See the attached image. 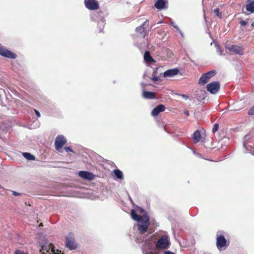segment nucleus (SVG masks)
I'll use <instances>...</instances> for the list:
<instances>
[{"instance_id":"nucleus-20","label":"nucleus","mask_w":254,"mask_h":254,"mask_svg":"<svg viewBox=\"0 0 254 254\" xmlns=\"http://www.w3.org/2000/svg\"><path fill=\"white\" fill-rule=\"evenodd\" d=\"M192 138L194 140V143H197L200 141L201 138L200 132L198 130H196L193 133Z\"/></svg>"},{"instance_id":"nucleus-18","label":"nucleus","mask_w":254,"mask_h":254,"mask_svg":"<svg viewBox=\"0 0 254 254\" xmlns=\"http://www.w3.org/2000/svg\"><path fill=\"white\" fill-rule=\"evenodd\" d=\"M142 96L145 99H152L156 98L155 94L154 92L150 91H143Z\"/></svg>"},{"instance_id":"nucleus-42","label":"nucleus","mask_w":254,"mask_h":254,"mask_svg":"<svg viewBox=\"0 0 254 254\" xmlns=\"http://www.w3.org/2000/svg\"><path fill=\"white\" fill-rule=\"evenodd\" d=\"M179 32H180V33L182 37H183V33L182 32V31H181V30H180Z\"/></svg>"},{"instance_id":"nucleus-40","label":"nucleus","mask_w":254,"mask_h":254,"mask_svg":"<svg viewBox=\"0 0 254 254\" xmlns=\"http://www.w3.org/2000/svg\"><path fill=\"white\" fill-rule=\"evenodd\" d=\"M177 31H179L180 30L179 29V28L178 27V26L176 25H174L173 26Z\"/></svg>"},{"instance_id":"nucleus-10","label":"nucleus","mask_w":254,"mask_h":254,"mask_svg":"<svg viewBox=\"0 0 254 254\" xmlns=\"http://www.w3.org/2000/svg\"><path fill=\"white\" fill-rule=\"evenodd\" d=\"M85 6L90 10H96L99 7V4L96 0H85Z\"/></svg>"},{"instance_id":"nucleus-45","label":"nucleus","mask_w":254,"mask_h":254,"mask_svg":"<svg viewBox=\"0 0 254 254\" xmlns=\"http://www.w3.org/2000/svg\"><path fill=\"white\" fill-rule=\"evenodd\" d=\"M193 153H194V154L198 155V154H197V153H196V152L195 151H193Z\"/></svg>"},{"instance_id":"nucleus-47","label":"nucleus","mask_w":254,"mask_h":254,"mask_svg":"<svg viewBox=\"0 0 254 254\" xmlns=\"http://www.w3.org/2000/svg\"><path fill=\"white\" fill-rule=\"evenodd\" d=\"M100 31L101 32L102 31V29L101 28H100Z\"/></svg>"},{"instance_id":"nucleus-4","label":"nucleus","mask_w":254,"mask_h":254,"mask_svg":"<svg viewBox=\"0 0 254 254\" xmlns=\"http://www.w3.org/2000/svg\"><path fill=\"white\" fill-rule=\"evenodd\" d=\"M216 73V71L214 70L203 73L199 80V83L204 85L208 81L209 79L214 76Z\"/></svg>"},{"instance_id":"nucleus-29","label":"nucleus","mask_w":254,"mask_h":254,"mask_svg":"<svg viewBox=\"0 0 254 254\" xmlns=\"http://www.w3.org/2000/svg\"><path fill=\"white\" fill-rule=\"evenodd\" d=\"M219 128V125L218 124H215L213 126V127L212 128V131L213 132H215L217 131Z\"/></svg>"},{"instance_id":"nucleus-28","label":"nucleus","mask_w":254,"mask_h":254,"mask_svg":"<svg viewBox=\"0 0 254 254\" xmlns=\"http://www.w3.org/2000/svg\"><path fill=\"white\" fill-rule=\"evenodd\" d=\"M248 114L251 116L254 115V105L249 110Z\"/></svg>"},{"instance_id":"nucleus-35","label":"nucleus","mask_w":254,"mask_h":254,"mask_svg":"<svg viewBox=\"0 0 254 254\" xmlns=\"http://www.w3.org/2000/svg\"><path fill=\"white\" fill-rule=\"evenodd\" d=\"M151 79L154 81H157L158 80V77L156 76H153V77L151 78Z\"/></svg>"},{"instance_id":"nucleus-39","label":"nucleus","mask_w":254,"mask_h":254,"mask_svg":"<svg viewBox=\"0 0 254 254\" xmlns=\"http://www.w3.org/2000/svg\"><path fill=\"white\" fill-rule=\"evenodd\" d=\"M182 96L183 97V98L184 99H188L189 98V97L187 95H185V94L182 95Z\"/></svg>"},{"instance_id":"nucleus-30","label":"nucleus","mask_w":254,"mask_h":254,"mask_svg":"<svg viewBox=\"0 0 254 254\" xmlns=\"http://www.w3.org/2000/svg\"><path fill=\"white\" fill-rule=\"evenodd\" d=\"M217 52L220 55H222L223 54V50L221 49V48L219 46H218L217 47Z\"/></svg>"},{"instance_id":"nucleus-33","label":"nucleus","mask_w":254,"mask_h":254,"mask_svg":"<svg viewBox=\"0 0 254 254\" xmlns=\"http://www.w3.org/2000/svg\"><path fill=\"white\" fill-rule=\"evenodd\" d=\"M64 149L66 152H73L72 150L69 147H65Z\"/></svg>"},{"instance_id":"nucleus-24","label":"nucleus","mask_w":254,"mask_h":254,"mask_svg":"<svg viewBox=\"0 0 254 254\" xmlns=\"http://www.w3.org/2000/svg\"><path fill=\"white\" fill-rule=\"evenodd\" d=\"M23 156L28 160H35V157L34 155L28 152L23 153Z\"/></svg>"},{"instance_id":"nucleus-21","label":"nucleus","mask_w":254,"mask_h":254,"mask_svg":"<svg viewBox=\"0 0 254 254\" xmlns=\"http://www.w3.org/2000/svg\"><path fill=\"white\" fill-rule=\"evenodd\" d=\"M131 218L135 220L138 222L139 220H142V218L143 217V216H139L136 213L134 209H132L131 211Z\"/></svg>"},{"instance_id":"nucleus-37","label":"nucleus","mask_w":254,"mask_h":254,"mask_svg":"<svg viewBox=\"0 0 254 254\" xmlns=\"http://www.w3.org/2000/svg\"><path fill=\"white\" fill-rule=\"evenodd\" d=\"M12 193L13 195H14L15 196H17V195H20V193L16 192L15 191H12Z\"/></svg>"},{"instance_id":"nucleus-34","label":"nucleus","mask_w":254,"mask_h":254,"mask_svg":"<svg viewBox=\"0 0 254 254\" xmlns=\"http://www.w3.org/2000/svg\"><path fill=\"white\" fill-rule=\"evenodd\" d=\"M34 112H35L37 117L38 118H39L41 116L40 112L39 111H38L37 110H36V109H34Z\"/></svg>"},{"instance_id":"nucleus-32","label":"nucleus","mask_w":254,"mask_h":254,"mask_svg":"<svg viewBox=\"0 0 254 254\" xmlns=\"http://www.w3.org/2000/svg\"><path fill=\"white\" fill-rule=\"evenodd\" d=\"M240 23L242 26H245L247 25V22L246 21L242 20L240 21Z\"/></svg>"},{"instance_id":"nucleus-8","label":"nucleus","mask_w":254,"mask_h":254,"mask_svg":"<svg viewBox=\"0 0 254 254\" xmlns=\"http://www.w3.org/2000/svg\"><path fill=\"white\" fill-rule=\"evenodd\" d=\"M220 85L219 82L214 81L207 85L206 88L207 90L211 94H216L219 90Z\"/></svg>"},{"instance_id":"nucleus-19","label":"nucleus","mask_w":254,"mask_h":254,"mask_svg":"<svg viewBox=\"0 0 254 254\" xmlns=\"http://www.w3.org/2000/svg\"><path fill=\"white\" fill-rule=\"evenodd\" d=\"M144 60L146 63H154V60L151 57L149 52L146 51L144 55Z\"/></svg>"},{"instance_id":"nucleus-11","label":"nucleus","mask_w":254,"mask_h":254,"mask_svg":"<svg viewBox=\"0 0 254 254\" xmlns=\"http://www.w3.org/2000/svg\"><path fill=\"white\" fill-rule=\"evenodd\" d=\"M226 48L230 51H232L239 55L243 54L244 49L242 47L239 46L238 45H229L226 47Z\"/></svg>"},{"instance_id":"nucleus-25","label":"nucleus","mask_w":254,"mask_h":254,"mask_svg":"<svg viewBox=\"0 0 254 254\" xmlns=\"http://www.w3.org/2000/svg\"><path fill=\"white\" fill-rule=\"evenodd\" d=\"M49 249V254H60L59 251L56 250L54 246H50Z\"/></svg>"},{"instance_id":"nucleus-9","label":"nucleus","mask_w":254,"mask_h":254,"mask_svg":"<svg viewBox=\"0 0 254 254\" xmlns=\"http://www.w3.org/2000/svg\"><path fill=\"white\" fill-rule=\"evenodd\" d=\"M66 139L63 135H58L56 137L55 141V144L56 150L58 151L60 150V149H61L64 146V144L66 143Z\"/></svg>"},{"instance_id":"nucleus-23","label":"nucleus","mask_w":254,"mask_h":254,"mask_svg":"<svg viewBox=\"0 0 254 254\" xmlns=\"http://www.w3.org/2000/svg\"><path fill=\"white\" fill-rule=\"evenodd\" d=\"M114 173L116 177L118 179L122 180L123 179V174L121 171L118 169H115L114 170Z\"/></svg>"},{"instance_id":"nucleus-5","label":"nucleus","mask_w":254,"mask_h":254,"mask_svg":"<svg viewBox=\"0 0 254 254\" xmlns=\"http://www.w3.org/2000/svg\"><path fill=\"white\" fill-rule=\"evenodd\" d=\"M216 246L219 250H222L223 248L228 246L227 242L224 236L222 235L217 236L216 239Z\"/></svg>"},{"instance_id":"nucleus-12","label":"nucleus","mask_w":254,"mask_h":254,"mask_svg":"<svg viewBox=\"0 0 254 254\" xmlns=\"http://www.w3.org/2000/svg\"><path fill=\"white\" fill-rule=\"evenodd\" d=\"M79 176L88 181H92L95 178V175L92 173L87 171H80L78 173Z\"/></svg>"},{"instance_id":"nucleus-26","label":"nucleus","mask_w":254,"mask_h":254,"mask_svg":"<svg viewBox=\"0 0 254 254\" xmlns=\"http://www.w3.org/2000/svg\"><path fill=\"white\" fill-rule=\"evenodd\" d=\"M50 246H54L52 244L44 245V246H42V250H41V251H46V253H49V251H48L49 249L48 248H49ZM43 253L44 254L45 252H43Z\"/></svg>"},{"instance_id":"nucleus-17","label":"nucleus","mask_w":254,"mask_h":254,"mask_svg":"<svg viewBox=\"0 0 254 254\" xmlns=\"http://www.w3.org/2000/svg\"><path fill=\"white\" fill-rule=\"evenodd\" d=\"M148 26V21L147 20L144 22L142 25L136 28L135 31L139 33H142L145 32L146 28Z\"/></svg>"},{"instance_id":"nucleus-46","label":"nucleus","mask_w":254,"mask_h":254,"mask_svg":"<svg viewBox=\"0 0 254 254\" xmlns=\"http://www.w3.org/2000/svg\"><path fill=\"white\" fill-rule=\"evenodd\" d=\"M140 211H144V210H143L142 208H140Z\"/></svg>"},{"instance_id":"nucleus-6","label":"nucleus","mask_w":254,"mask_h":254,"mask_svg":"<svg viewBox=\"0 0 254 254\" xmlns=\"http://www.w3.org/2000/svg\"><path fill=\"white\" fill-rule=\"evenodd\" d=\"M0 55L9 59H14L17 55L15 53L6 49L4 47L0 46Z\"/></svg>"},{"instance_id":"nucleus-13","label":"nucleus","mask_w":254,"mask_h":254,"mask_svg":"<svg viewBox=\"0 0 254 254\" xmlns=\"http://www.w3.org/2000/svg\"><path fill=\"white\" fill-rule=\"evenodd\" d=\"M179 73V70L177 68L168 69L163 73L164 77H171L177 75Z\"/></svg>"},{"instance_id":"nucleus-27","label":"nucleus","mask_w":254,"mask_h":254,"mask_svg":"<svg viewBox=\"0 0 254 254\" xmlns=\"http://www.w3.org/2000/svg\"><path fill=\"white\" fill-rule=\"evenodd\" d=\"M213 12L217 16L219 17L220 18H222L221 13L219 12V8H217L213 10Z\"/></svg>"},{"instance_id":"nucleus-41","label":"nucleus","mask_w":254,"mask_h":254,"mask_svg":"<svg viewBox=\"0 0 254 254\" xmlns=\"http://www.w3.org/2000/svg\"><path fill=\"white\" fill-rule=\"evenodd\" d=\"M170 24H171L172 26H174V25H176V24H175V23H174L173 21H171Z\"/></svg>"},{"instance_id":"nucleus-15","label":"nucleus","mask_w":254,"mask_h":254,"mask_svg":"<svg viewBox=\"0 0 254 254\" xmlns=\"http://www.w3.org/2000/svg\"><path fill=\"white\" fill-rule=\"evenodd\" d=\"M252 138L251 134L246 135L244 137V147L247 150L250 151L252 153V146L249 144V140Z\"/></svg>"},{"instance_id":"nucleus-2","label":"nucleus","mask_w":254,"mask_h":254,"mask_svg":"<svg viewBox=\"0 0 254 254\" xmlns=\"http://www.w3.org/2000/svg\"><path fill=\"white\" fill-rule=\"evenodd\" d=\"M65 246L70 250H75L77 247L73 234H68L66 238Z\"/></svg>"},{"instance_id":"nucleus-16","label":"nucleus","mask_w":254,"mask_h":254,"mask_svg":"<svg viewBox=\"0 0 254 254\" xmlns=\"http://www.w3.org/2000/svg\"><path fill=\"white\" fill-rule=\"evenodd\" d=\"M167 1L165 0H157L155 3V6L158 9H162L166 8Z\"/></svg>"},{"instance_id":"nucleus-1","label":"nucleus","mask_w":254,"mask_h":254,"mask_svg":"<svg viewBox=\"0 0 254 254\" xmlns=\"http://www.w3.org/2000/svg\"><path fill=\"white\" fill-rule=\"evenodd\" d=\"M149 224V217L147 214L143 215L142 220H139L137 224L140 235L139 237L136 238V241L138 243H142L141 247L143 254H154V238L150 235L146 237L144 236V233L147 232L148 229Z\"/></svg>"},{"instance_id":"nucleus-3","label":"nucleus","mask_w":254,"mask_h":254,"mask_svg":"<svg viewBox=\"0 0 254 254\" xmlns=\"http://www.w3.org/2000/svg\"><path fill=\"white\" fill-rule=\"evenodd\" d=\"M103 13L102 11L94 12L91 14V18L94 21H98L99 27H103L104 25V19Z\"/></svg>"},{"instance_id":"nucleus-31","label":"nucleus","mask_w":254,"mask_h":254,"mask_svg":"<svg viewBox=\"0 0 254 254\" xmlns=\"http://www.w3.org/2000/svg\"><path fill=\"white\" fill-rule=\"evenodd\" d=\"M14 254H28L27 253H25L23 251H21L20 250H16L15 253H14Z\"/></svg>"},{"instance_id":"nucleus-36","label":"nucleus","mask_w":254,"mask_h":254,"mask_svg":"<svg viewBox=\"0 0 254 254\" xmlns=\"http://www.w3.org/2000/svg\"><path fill=\"white\" fill-rule=\"evenodd\" d=\"M163 254H175L170 251H166L164 252Z\"/></svg>"},{"instance_id":"nucleus-14","label":"nucleus","mask_w":254,"mask_h":254,"mask_svg":"<svg viewBox=\"0 0 254 254\" xmlns=\"http://www.w3.org/2000/svg\"><path fill=\"white\" fill-rule=\"evenodd\" d=\"M165 109V106L162 104H160L152 110L151 112V115L153 117L157 116L160 113L164 111Z\"/></svg>"},{"instance_id":"nucleus-38","label":"nucleus","mask_w":254,"mask_h":254,"mask_svg":"<svg viewBox=\"0 0 254 254\" xmlns=\"http://www.w3.org/2000/svg\"><path fill=\"white\" fill-rule=\"evenodd\" d=\"M184 113V114L186 116H189V111L188 110H185Z\"/></svg>"},{"instance_id":"nucleus-7","label":"nucleus","mask_w":254,"mask_h":254,"mask_svg":"<svg viewBox=\"0 0 254 254\" xmlns=\"http://www.w3.org/2000/svg\"><path fill=\"white\" fill-rule=\"evenodd\" d=\"M169 244L168 237L162 236L157 242L156 247L157 249H167L169 248Z\"/></svg>"},{"instance_id":"nucleus-22","label":"nucleus","mask_w":254,"mask_h":254,"mask_svg":"<svg viewBox=\"0 0 254 254\" xmlns=\"http://www.w3.org/2000/svg\"><path fill=\"white\" fill-rule=\"evenodd\" d=\"M246 9L251 12H254V0L251 1L246 5Z\"/></svg>"},{"instance_id":"nucleus-44","label":"nucleus","mask_w":254,"mask_h":254,"mask_svg":"<svg viewBox=\"0 0 254 254\" xmlns=\"http://www.w3.org/2000/svg\"><path fill=\"white\" fill-rule=\"evenodd\" d=\"M141 85H142V86L143 87H145V85H146V84H144L143 83H141Z\"/></svg>"},{"instance_id":"nucleus-43","label":"nucleus","mask_w":254,"mask_h":254,"mask_svg":"<svg viewBox=\"0 0 254 254\" xmlns=\"http://www.w3.org/2000/svg\"><path fill=\"white\" fill-rule=\"evenodd\" d=\"M251 25L252 27H254V21L252 23Z\"/></svg>"}]
</instances>
